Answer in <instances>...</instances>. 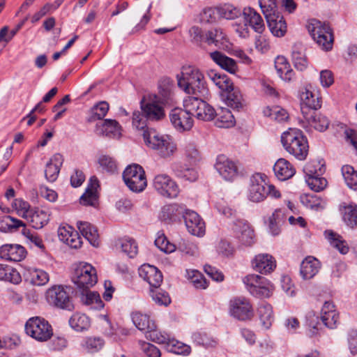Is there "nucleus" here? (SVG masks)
<instances>
[{
    "mask_svg": "<svg viewBox=\"0 0 357 357\" xmlns=\"http://www.w3.org/2000/svg\"><path fill=\"white\" fill-rule=\"evenodd\" d=\"M176 77L178 86L190 96H206L208 94L204 75L195 66H183Z\"/></svg>",
    "mask_w": 357,
    "mask_h": 357,
    "instance_id": "f257e3e1",
    "label": "nucleus"
},
{
    "mask_svg": "<svg viewBox=\"0 0 357 357\" xmlns=\"http://www.w3.org/2000/svg\"><path fill=\"white\" fill-rule=\"evenodd\" d=\"M142 136L145 145L155 151L161 158H169L176 151V144L168 135L160 134L154 129L148 128L144 130Z\"/></svg>",
    "mask_w": 357,
    "mask_h": 357,
    "instance_id": "f03ea898",
    "label": "nucleus"
},
{
    "mask_svg": "<svg viewBox=\"0 0 357 357\" xmlns=\"http://www.w3.org/2000/svg\"><path fill=\"white\" fill-rule=\"evenodd\" d=\"M281 143L284 150L298 160H304L308 154V142L303 132L296 128H289L281 135Z\"/></svg>",
    "mask_w": 357,
    "mask_h": 357,
    "instance_id": "7ed1b4c3",
    "label": "nucleus"
},
{
    "mask_svg": "<svg viewBox=\"0 0 357 357\" xmlns=\"http://www.w3.org/2000/svg\"><path fill=\"white\" fill-rule=\"evenodd\" d=\"M259 5L272 34L279 38L284 36L287 30V24L283 16L278 12L276 3L273 0H261Z\"/></svg>",
    "mask_w": 357,
    "mask_h": 357,
    "instance_id": "20e7f679",
    "label": "nucleus"
},
{
    "mask_svg": "<svg viewBox=\"0 0 357 357\" xmlns=\"http://www.w3.org/2000/svg\"><path fill=\"white\" fill-rule=\"evenodd\" d=\"M266 176L262 174H255L250 178V186L248 190V199L252 202L264 201L269 195L271 197L279 198L280 193L274 185H269L266 181Z\"/></svg>",
    "mask_w": 357,
    "mask_h": 357,
    "instance_id": "39448f33",
    "label": "nucleus"
},
{
    "mask_svg": "<svg viewBox=\"0 0 357 357\" xmlns=\"http://www.w3.org/2000/svg\"><path fill=\"white\" fill-rule=\"evenodd\" d=\"M202 96H188L183 100V107L198 120L209 121L214 119V108L202 100Z\"/></svg>",
    "mask_w": 357,
    "mask_h": 357,
    "instance_id": "423d86ee",
    "label": "nucleus"
},
{
    "mask_svg": "<svg viewBox=\"0 0 357 357\" xmlns=\"http://www.w3.org/2000/svg\"><path fill=\"white\" fill-rule=\"evenodd\" d=\"M243 282L251 295L257 298H269L273 294L274 287L266 278L250 274L243 278Z\"/></svg>",
    "mask_w": 357,
    "mask_h": 357,
    "instance_id": "0eeeda50",
    "label": "nucleus"
},
{
    "mask_svg": "<svg viewBox=\"0 0 357 357\" xmlns=\"http://www.w3.org/2000/svg\"><path fill=\"white\" fill-rule=\"evenodd\" d=\"M307 29L314 40L323 50L329 51L332 49L334 37L328 24L314 20L309 24Z\"/></svg>",
    "mask_w": 357,
    "mask_h": 357,
    "instance_id": "6e6552de",
    "label": "nucleus"
},
{
    "mask_svg": "<svg viewBox=\"0 0 357 357\" xmlns=\"http://www.w3.org/2000/svg\"><path fill=\"white\" fill-rule=\"evenodd\" d=\"M25 331L28 335L40 342L50 340L53 335L51 325L40 317L30 318L25 324Z\"/></svg>",
    "mask_w": 357,
    "mask_h": 357,
    "instance_id": "1a4fd4ad",
    "label": "nucleus"
},
{
    "mask_svg": "<svg viewBox=\"0 0 357 357\" xmlns=\"http://www.w3.org/2000/svg\"><path fill=\"white\" fill-rule=\"evenodd\" d=\"M123 178L128 188L135 192H139L146 187L147 181L143 168L137 164L129 165L123 173Z\"/></svg>",
    "mask_w": 357,
    "mask_h": 357,
    "instance_id": "9d476101",
    "label": "nucleus"
},
{
    "mask_svg": "<svg viewBox=\"0 0 357 357\" xmlns=\"http://www.w3.org/2000/svg\"><path fill=\"white\" fill-rule=\"evenodd\" d=\"M73 282L82 289H89L98 280L96 269L89 264L80 263L75 268Z\"/></svg>",
    "mask_w": 357,
    "mask_h": 357,
    "instance_id": "9b49d317",
    "label": "nucleus"
},
{
    "mask_svg": "<svg viewBox=\"0 0 357 357\" xmlns=\"http://www.w3.org/2000/svg\"><path fill=\"white\" fill-rule=\"evenodd\" d=\"M243 26H238L236 31L239 36L243 38H246L249 35L250 26L257 33H262L265 29V25L262 17L254 9L251 8H246L243 10Z\"/></svg>",
    "mask_w": 357,
    "mask_h": 357,
    "instance_id": "f8f14e48",
    "label": "nucleus"
},
{
    "mask_svg": "<svg viewBox=\"0 0 357 357\" xmlns=\"http://www.w3.org/2000/svg\"><path fill=\"white\" fill-rule=\"evenodd\" d=\"M152 185L155 190L163 197L173 199L178 195V185L174 180L166 174L155 175Z\"/></svg>",
    "mask_w": 357,
    "mask_h": 357,
    "instance_id": "ddd939ff",
    "label": "nucleus"
},
{
    "mask_svg": "<svg viewBox=\"0 0 357 357\" xmlns=\"http://www.w3.org/2000/svg\"><path fill=\"white\" fill-rule=\"evenodd\" d=\"M229 314L240 321L250 320L254 317V310L250 301L244 297H236L229 303Z\"/></svg>",
    "mask_w": 357,
    "mask_h": 357,
    "instance_id": "4468645a",
    "label": "nucleus"
},
{
    "mask_svg": "<svg viewBox=\"0 0 357 357\" xmlns=\"http://www.w3.org/2000/svg\"><path fill=\"white\" fill-rule=\"evenodd\" d=\"M48 303L56 307L72 310L74 308L71 298L65 287L61 285L53 286L46 292Z\"/></svg>",
    "mask_w": 357,
    "mask_h": 357,
    "instance_id": "2eb2a0df",
    "label": "nucleus"
},
{
    "mask_svg": "<svg viewBox=\"0 0 357 357\" xmlns=\"http://www.w3.org/2000/svg\"><path fill=\"white\" fill-rule=\"evenodd\" d=\"M140 109L151 121H158L165 117L164 106L159 102L156 95L144 97L140 102Z\"/></svg>",
    "mask_w": 357,
    "mask_h": 357,
    "instance_id": "dca6fc26",
    "label": "nucleus"
},
{
    "mask_svg": "<svg viewBox=\"0 0 357 357\" xmlns=\"http://www.w3.org/2000/svg\"><path fill=\"white\" fill-rule=\"evenodd\" d=\"M231 229L241 245L250 247L255 243V234L250 225L243 220L233 222Z\"/></svg>",
    "mask_w": 357,
    "mask_h": 357,
    "instance_id": "f3484780",
    "label": "nucleus"
},
{
    "mask_svg": "<svg viewBox=\"0 0 357 357\" xmlns=\"http://www.w3.org/2000/svg\"><path fill=\"white\" fill-rule=\"evenodd\" d=\"M191 112L185 108L173 109L169 114L170 121L174 127L178 131L190 130L193 126V119Z\"/></svg>",
    "mask_w": 357,
    "mask_h": 357,
    "instance_id": "a211bd4d",
    "label": "nucleus"
},
{
    "mask_svg": "<svg viewBox=\"0 0 357 357\" xmlns=\"http://www.w3.org/2000/svg\"><path fill=\"white\" fill-rule=\"evenodd\" d=\"M183 218L188 231L196 236H202L205 234V223L195 211L186 210Z\"/></svg>",
    "mask_w": 357,
    "mask_h": 357,
    "instance_id": "6ab92c4d",
    "label": "nucleus"
},
{
    "mask_svg": "<svg viewBox=\"0 0 357 357\" xmlns=\"http://www.w3.org/2000/svg\"><path fill=\"white\" fill-rule=\"evenodd\" d=\"M156 97L164 107L176 104L177 98L174 93L173 82L169 79H163L159 85L158 95H156Z\"/></svg>",
    "mask_w": 357,
    "mask_h": 357,
    "instance_id": "aec40b11",
    "label": "nucleus"
},
{
    "mask_svg": "<svg viewBox=\"0 0 357 357\" xmlns=\"http://www.w3.org/2000/svg\"><path fill=\"white\" fill-rule=\"evenodd\" d=\"M215 168L226 181H231L237 175L236 165L224 155L217 157Z\"/></svg>",
    "mask_w": 357,
    "mask_h": 357,
    "instance_id": "412c9836",
    "label": "nucleus"
},
{
    "mask_svg": "<svg viewBox=\"0 0 357 357\" xmlns=\"http://www.w3.org/2000/svg\"><path fill=\"white\" fill-rule=\"evenodd\" d=\"M139 275L149 284L151 288L160 287L163 279L161 272L149 264L142 265L139 268Z\"/></svg>",
    "mask_w": 357,
    "mask_h": 357,
    "instance_id": "4be33fe9",
    "label": "nucleus"
},
{
    "mask_svg": "<svg viewBox=\"0 0 357 357\" xmlns=\"http://www.w3.org/2000/svg\"><path fill=\"white\" fill-rule=\"evenodd\" d=\"M301 109L303 116L317 111L321 105L319 97L306 89L301 93Z\"/></svg>",
    "mask_w": 357,
    "mask_h": 357,
    "instance_id": "5701e85b",
    "label": "nucleus"
},
{
    "mask_svg": "<svg viewBox=\"0 0 357 357\" xmlns=\"http://www.w3.org/2000/svg\"><path fill=\"white\" fill-rule=\"evenodd\" d=\"M26 253L24 247L18 244H6L0 247V257L6 260L20 261Z\"/></svg>",
    "mask_w": 357,
    "mask_h": 357,
    "instance_id": "b1692460",
    "label": "nucleus"
},
{
    "mask_svg": "<svg viewBox=\"0 0 357 357\" xmlns=\"http://www.w3.org/2000/svg\"><path fill=\"white\" fill-rule=\"evenodd\" d=\"M253 268L262 274L269 273L276 267L274 258L268 254H259L252 261Z\"/></svg>",
    "mask_w": 357,
    "mask_h": 357,
    "instance_id": "393cba45",
    "label": "nucleus"
},
{
    "mask_svg": "<svg viewBox=\"0 0 357 357\" xmlns=\"http://www.w3.org/2000/svg\"><path fill=\"white\" fill-rule=\"evenodd\" d=\"M96 132L98 135H102L110 138H119L121 126L119 123L112 119H105L100 123L96 126Z\"/></svg>",
    "mask_w": 357,
    "mask_h": 357,
    "instance_id": "a878e982",
    "label": "nucleus"
},
{
    "mask_svg": "<svg viewBox=\"0 0 357 357\" xmlns=\"http://www.w3.org/2000/svg\"><path fill=\"white\" fill-rule=\"evenodd\" d=\"M320 261L312 256L305 257L301 264L300 273L304 280L312 279L321 268Z\"/></svg>",
    "mask_w": 357,
    "mask_h": 357,
    "instance_id": "bb28decb",
    "label": "nucleus"
},
{
    "mask_svg": "<svg viewBox=\"0 0 357 357\" xmlns=\"http://www.w3.org/2000/svg\"><path fill=\"white\" fill-rule=\"evenodd\" d=\"M23 275L26 280L37 286L45 285L50 280L49 274L46 271L33 267L24 268Z\"/></svg>",
    "mask_w": 357,
    "mask_h": 357,
    "instance_id": "cd10ccee",
    "label": "nucleus"
},
{
    "mask_svg": "<svg viewBox=\"0 0 357 357\" xmlns=\"http://www.w3.org/2000/svg\"><path fill=\"white\" fill-rule=\"evenodd\" d=\"M344 222L351 228H357V204L343 202L340 205Z\"/></svg>",
    "mask_w": 357,
    "mask_h": 357,
    "instance_id": "c85d7f7f",
    "label": "nucleus"
},
{
    "mask_svg": "<svg viewBox=\"0 0 357 357\" xmlns=\"http://www.w3.org/2000/svg\"><path fill=\"white\" fill-rule=\"evenodd\" d=\"M63 162V155L60 153H55L47 163L45 169V176L47 181L54 182L56 180L60 168Z\"/></svg>",
    "mask_w": 357,
    "mask_h": 357,
    "instance_id": "c756f323",
    "label": "nucleus"
},
{
    "mask_svg": "<svg viewBox=\"0 0 357 357\" xmlns=\"http://www.w3.org/2000/svg\"><path fill=\"white\" fill-rule=\"evenodd\" d=\"M210 57L217 65L226 71L231 74H235L237 72L238 66L235 60L220 52L215 51L211 52Z\"/></svg>",
    "mask_w": 357,
    "mask_h": 357,
    "instance_id": "7c9ffc66",
    "label": "nucleus"
},
{
    "mask_svg": "<svg viewBox=\"0 0 357 357\" xmlns=\"http://www.w3.org/2000/svg\"><path fill=\"white\" fill-rule=\"evenodd\" d=\"M77 228L82 235L94 247L100 245L97 228L88 222H77Z\"/></svg>",
    "mask_w": 357,
    "mask_h": 357,
    "instance_id": "2f4dec72",
    "label": "nucleus"
},
{
    "mask_svg": "<svg viewBox=\"0 0 357 357\" xmlns=\"http://www.w3.org/2000/svg\"><path fill=\"white\" fill-rule=\"evenodd\" d=\"M273 171L277 178L281 181L291 178L296 172L293 165L284 158H280L276 161Z\"/></svg>",
    "mask_w": 357,
    "mask_h": 357,
    "instance_id": "473e14b6",
    "label": "nucleus"
},
{
    "mask_svg": "<svg viewBox=\"0 0 357 357\" xmlns=\"http://www.w3.org/2000/svg\"><path fill=\"white\" fill-rule=\"evenodd\" d=\"M98 179L95 176L91 177L85 192L80 197V204L84 206H95L98 201Z\"/></svg>",
    "mask_w": 357,
    "mask_h": 357,
    "instance_id": "72a5a7b5",
    "label": "nucleus"
},
{
    "mask_svg": "<svg viewBox=\"0 0 357 357\" xmlns=\"http://www.w3.org/2000/svg\"><path fill=\"white\" fill-rule=\"evenodd\" d=\"M303 118L311 128L319 132H324L328 128V119L317 111L303 116Z\"/></svg>",
    "mask_w": 357,
    "mask_h": 357,
    "instance_id": "f704fd0d",
    "label": "nucleus"
},
{
    "mask_svg": "<svg viewBox=\"0 0 357 357\" xmlns=\"http://www.w3.org/2000/svg\"><path fill=\"white\" fill-rule=\"evenodd\" d=\"M286 219L284 211L281 209H275L268 220L269 232L273 236H277L280 233L281 227Z\"/></svg>",
    "mask_w": 357,
    "mask_h": 357,
    "instance_id": "c9c22d12",
    "label": "nucleus"
},
{
    "mask_svg": "<svg viewBox=\"0 0 357 357\" xmlns=\"http://www.w3.org/2000/svg\"><path fill=\"white\" fill-rule=\"evenodd\" d=\"M216 119L215 124L221 128H229L235 125V119L231 111L225 107H220L215 112Z\"/></svg>",
    "mask_w": 357,
    "mask_h": 357,
    "instance_id": "e433bc0d",
    "label": "nucleus"
},
{
    "mask_svg": "<svg viewBox=\"0 0 357 357\" xmlns=\"http://www.w3.org/2000/svg\"><path fill=\"white\" fill-rule=\"evenodd\" d=\"M131 318L135 326L140 331H144L148 333L150 330L156 328L155 322L150 319L149 316L146 314H142L140 312H134L131 314Z\"/></svg>",
    "mask_w": 357,
    "mask_h": 357,
    "instance_id": "4c0bfd02",
    "label": "nucleus"
},
{
    "mask_svg": "<svg viewBox=\"0 0 357 357\" xmlns=\"http://www.w3.org/2000/svg\"><path fill=\"white\" fill-rule=\"evenodd\" d=\"M257 313L262 327L266 330L269 329L274 320L271 305L261 303L258 307Z\"/></svg>",
    "mask_w": 357,
    "mask_h": 357,
    "instance_id": "58836bf2",
    "label": "nucleus"
},
{
    "mask_svg": "<svg viewBox=\"0 0 357 357\" xmlns=\"http://www.w3.org/2000/svg\"><path fill=\"white\" fill-rule=\"evenodd\" d=\"M50 215L45 211L40 209L32 210L29 215L27 220L35 229H41L49 221Z\"/></svg>",
    "mask_w": 357,
    "mask_h": 357,
    "instance_id": "ea45409f",
    "label": "nucleus"
},
{
    "mask_svg": "<svg viewBox=\"0 0 357 357\" xmlns=\"http://www.w3.org/2000/svg\"><path fill=\"white\" fill-rule=\"evenodd\" d=\"M207 76L222 91L226 92L232 89L233 83L226 75L211 70L207 72Z\"/></svg>",
    "mask_w": 357,
    "mask_h": 357,
    "instance_id": "a19ab883",
    "label": "nucleus"
},
{
    "mask_svg": "<svg viewBox=\"0 0 357 357\" xmlns=\"http://www.w3.org/2000/svg\"><path fill=\"white\" fill-rule=\"evenodd\" d=\"M81 300L84 304L90 306L91 309L100 310L104 306L100 295L96 291L83 289Z\"/></svg>",
    "mask_w": 357,
    "mask_h": 357,
    "instance_id": "79ce46f5",
    "label": "nucleus"
},
{
    "mask_svg": "<svg viewBox=\"0 0 357 357\" xmlns=\"http://www.w3.org/2000/svg\"><path fill=\"white\" fill-rule=\"evenodd\" d=\"M206 42L208 44H214L219 48L227 47L226 36L220 29H214L206 33Z\"/></svg>",
    "mask_w": 357,
    "mask_h": 357,
    "instance_id": "37998d69",
    "label": "nucleus"
},
{
    "mask_svg": "<svg viewBox=\"0 0 357 357\" xmlns=\"http://www.w3.org/2000/svg\"><path fill=\"white\" fill-rule=\"evenodd\" d=\"M172 170L178 177L184 178L189 181H195L197 178V172L192 168L183 167L179 163H173L172 165Z\"/></svg>",
    "mask_w": 357,
    "mask_h": 357,
    "instance_id": "c03bdc74",
    "label": "nucleus"
},
{
    "mask_svg": "<svg viewBox=\"0 0 357 357\" xmlns=\"http://www.w3.org/2000/svg\"><path fill=\"white\" fill-rule=\"evenodd\" d=\"M69 324L75 331H84L89 328L90 319L84 314L75 313L70 317Z\"/></svg>",
    "mask_w": 357,
    "mask_h": 357,
    "instance_id": "a18cd8bd",
    "label": "nucleus"
},
{
    "mask_svg": "<svg viewBox=\"0 0 357 357\" xmlns=\"http://www.w3.org/2000/svg\"><path fill=\"white\" fill-rule=\"evenodd\" d=\"M226 104L233 108L239 109L243 107V97L238 89H235L232 86V89L226 91Z\"/></svg>",
    "mask_w": 357,
    "mask_h": 357,
    "instance_id": "49530a36",
    "label": "nucleus"
},
{
    "mask_svg": "<svg viewBox=\"0 0 357 357\" xmlns=\"http://www.w3.org/2000/svg\"><path fill=\"white\" fill-rule=\"evenodd\" d=\"M0 280L18 284L21 281V276L14 268L0 264Z\"/></svg>",
    "mask_w": 357,
    "mask_h": 357,
    "instance_id": "de8ad7c7",
    "label": "nucleus"
},
{
    "mask_svg": "<svg viewBox=\"0 0 357 357\" xmlns=\"http://www.w3.org/2000/svg\"><path fill=\"white\" fill-rule=\"evenodd\" d=\"M20 227H24L22 221L10 215H4L0 218V231L10 232Z\"/></svg>",
    "mask_w": 357,
    "mask_h": 357,
    "instance_id": "09e8293b",
    "label": "nucleus"
},
{
    "mask_svg": "<svg viewBox=\"0 0 357 357\" xmlns=\"http://www.w3.org/2000/svg\"><path fill=\"white\" fill-rule=\"evenodd\" d=\"M165 348L169 352L179 355H186L190 352V346L170 337L165 344Z\"/></svg>",
    "mask_w": 357,
    "mask_h": 357,
    "instance_id": "8fccbe9b",
    "label": "nucleus"
},
{
    "mask_svg": "<svg viewBox=\"0 0 357 357\" xmlns=\"http://www.w3.org/2000/svg\"><path fill=\"white\" fill-rule=\"evenodd\" d=\"M263 113L264 116L278 122L284 121L289 118L287 112L279 106L266 107L264 109Z\"/></svg>",
    "mask_w": 357,
    "mask_h": 357,
    "instance_id": "3c124183",
    "label": "nucleus"
},
{
    "mask_svg": "<svg viewBox=\"0 0 357 357\" xmlns=\"http://www.w3.org/2000/svg\"><path fill=\"white\" fill-rule=\"evenodd\" d=\"M342 174L347 185L351 190H357V171L353 167L344 165Z\"/></svg>",
    "mask_w": 357,
    "mask_h": 357,
    "instance_id": "603ef678",
    "label": "nucleus"
},
{
    "mask_svg": "<svg viewBox=\"0 0 357 357\" xmlns=\"http://www.w3.org/2000/svg\"><path fill=\"white\" fill-rule=\"evenodd\" d=\"M327 238L331 245L336 248L341 254L345 255L349 252V248L348 244L340 235L331 231L328 233Z\"/></svg>",
    "mask_w": 357,
    "mask_h": 357,
    "instance_id": "864d4df0",
    "label": "nucleus"
},
{
    "mask_svg": "<svg viewBox=\"0 0 357 357\" xmlns=\"http://www.w3.org/2000/svg\"><path fill=\"white\" fill-rule=\"evenodd\" d=\"M150 296L152 300L159 305L167 306L171 303L169 294L160 287L151 288Z\"/></svg>",
    "mask_w": 357,
    "mask_h": 357,
    "instance_id": "5fc2aeb1",
    "label": "nucleus"
},
{
    "mask_svg": "<svg viewBox=\"0 0 357 357\" xmlns=\"http://www.w3.org/2000/svg\"><path fill=\"white\" fill-rule=\"evenodd\" d=\"M98 163L102 171L108 173H114L117 169L116 160L108 155H100L98 158Z\"/></svg>",
    "mask_w": 357,
    "mask_h": 357,
    "instance_id": "6e6d98bb",
    "label": "nucleus"
},
{
    "mask_svg": "<svg viewBox=\"0 0 357 357\" xmlns=\"http://www.w3.org/2000/svg\"><path fill=\"white\" fill-rule=\"evenodd\" d=\"M103 344V340L100 337H90L83 341L82 347L88 352L93 353L100 349Z\"/></svg>",
    "mask_w": 357,
    "mask_h": 357,
    "instance_id": "4d7b16f0",
    "label": "nucleus"
},
{
    "mask_svg": "<svg viewBox=\"0 0 357 357\" xmlns=\"http://www.w3.org/2000/svg\"><path fill=\"white\" fill-rule=\"evenodd\" d=\"M13 208L17 211L19 216L26 219L31 211L30 205L27 202L22 199H15L12 204Z\"/></svg>",
    "mask_w": 357,
    "mask_h": 357,
    "instance_id": "13d9d810",
    "label": "nucleus"
},
{
    "mask_svg": "<svg viewBox=\"0 0 357 357\" xmlns=\"http://www.w3.org/2000/svg\"><path fill=\"white\" fill-rule=\"evenodd\" d=\"M121 251L129 257L132 258L137 254V245L135 241L130 238H124L120 241Z\"/></svg>",
    "mask_w": 357,
    "mask_h": 357,
    "instance_id": "bf43d9fd",
    "label": "nucleus"
},
{
    "mask_svg": "<svg viewBox=\"0 0 357 357\" xmlns=\"http://www.w3.org/2000/svg\"><path fill=\"white\" fill-rule=\"evenodd\" d=\"M149 121L145 113L141 109L134 111L132 116V126L137 130H144Z\"/></svg>",
    "mask_w": 357,
    "mask_h": 357,
    "instance_id": "052dcab7",
    "label": "nucleus"
},
{
    "mask_svg": "<svg viewBox=\"0 0 357 357\" xmlns=\"http://www.w3.org/2000/svg\"><path fill=\"white\" fill-rule=\"evenodd\" d=\"M306 182L310 189L315 192L323 190L327 185V181L319 175L309 176L306 179Z\"/></svg>",
    "mask_w": 357,
    "mask_h": 357,
    "instance_id": "680f3d73",
    "label": "nucleus"
},
{
    "mask_svg": "<svg viewBox=\"0 0 357 357\" xmlns=\"http://www.w3.org/2000/svg\"><path fill=\"white\" fill-rule=\"evenodd\" d=\"M218 13L222 18L234 20L241 15V11L234 6L227 4L218 8Z\"/></svg>",
    "mask_w": 357,
    "mask_h": 357,
    "instance_id": "e2e57ef3",
    "label": "nucleus"
},
{
    "mask_svg": "<svg viewBox=\"0 0 357 357\" xmlns=\"http://www.w3.org/2000/svg\"><path fill=\"white\" fill-rule=\"evenodd\" d=\"M155 245L165 253H172L176 249V246L171 243L163 234H158L155 240Z\"/></svg>",
    "mask_w": 357,
    "mask_h": 357,
    "instance_id": "0e129e2a",
    "label": "nucleus"
},
{
    "mask_svg": "<svg viewBox=\"0 0 357 357\" xmlns=\"http://www.w3.org/2000/svg\"><path fill=\"white\" fill-rule=\"evenodd\" d=\"M292 60L294 67L297 70L303 71L306 69L307 61L305 55L302 52L294 50L292 52Z\"/></svg>",
    "mask_w": 357,
    "mask_h": 357,
    "instance_id": "69168bd1",
    "label": "nucleus"
},
{
    "mask_svg": "<svg viewBox=\"0 0 357 357\" xmlns=\"http://www.w3.org/2000/svg\"><path fill=\"white\" fill-rule=\"evenodd\" d=\"M109 110V105L106 102H100L93 108V114L89 121H94L105 117Z\"/></svg>",
    "mask_w": 357,
    "mask_h": 357,
    "instance_id": "338daca9",
    "label": "nucleus"
},
{
    "mask_svg": "<svg viewBox=\"0 0 357 357\" xmlns=\"http://www.w3.org/2000/svg\"><path fill=\"white\" fill-rule=\"evenodd\" d=\"M189 278L194 284L196 288L206 289L208 287L206 280L204 278L202 273L197 271L192 270L188 272Z\"/></svg>",
    "mask_w": 357,
    "mask_h": 357,
    "instance_id": "774afa93",
    "label": "nucleus"
}]
</instances>
